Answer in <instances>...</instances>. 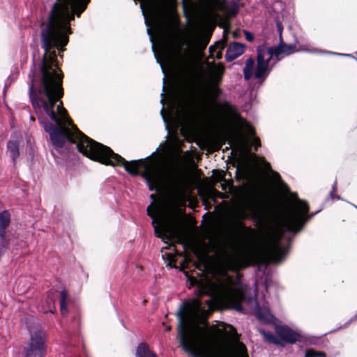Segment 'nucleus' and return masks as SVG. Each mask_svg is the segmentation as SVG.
<instances>
[{"label": "nucleus", "instance_id": "nucleus-3", "mask_svg": "<svg viewBox=\"0 0 357 357\" xmlns=\"http://www.w3.org/2000/svg\"><path fill=\"white\" fill-rule=\"evenodd\" d=\"M296 51L294 44H287L280 38L278 45L266 47L264 44L257 48V66L252 57L245 62L243 76L246 81L255 77L261 83L266 80L273 67L284 57L294 54Z\"/></svg>", "mask_w": 357, "mask_h": 357}, {"label": "nucleus", "instance_id": "nucleus-27", "mask_svg": "<svg viewBox=\"0 0 357 357\" xmlns=\"http://www.w3.org/2000/svg\"><path fill=\"white\" fill-rule=\"evenodd\" d=\"M223 72L224 69L222 68H220V69H218V72L213 75V81L215 84L220 82Z\"/></svg>", "mask_w": 357, "mask_h": 357}, {"label": "nucleus", "instance_id": "nucleus-19", "mask_svg": "<svg viewBox=\"0 0 357 357\" xmlns=\"http://www.w3.org/2000/svg\"><path fill=\"white\" fill-rule=\"evenodd\" d=\"M306 52H310V53L325 54H328V55H336V56H344V57H354V56L350 54L337 53V52L326 51V50H306Z\"/></svg>", "mask_w": 357, "mask_h": 357}, {"label": "nucleus", "instance_id": "nucleus-30", "mask_svg": "<svg viewBox=\"0 0 357 357\" xmlns=\"http://www.w3.org/2000/svg\"><path fill=\"white\" fill-rule=\"evenodd\" d=\"M252 143V145L255 146V150H257L258 147L261 146L260 140L257 137H253Z\"/></svg>", "mask_w": 357, "mask_h": 357}, {"label": "nucleus", "instance_id": "nucleus-31", "mask_svg": "<svg viewBox=\"0 0 357 357\" xmlns=\"http://www.w3.org/2000/svg\"><path fill=\"white\" fill-rule=\"evenodd\" d=\"M234 308L238 311V312H241L242 314H245V308L240 304H236L234 306Z\"/></svg>", "mask_w": 357, "mask_h": 357}, {"label": "nucleus", "instance_id": "nucleus-29", "mask_svg": "<svg viewBox=\"0 0 357 357\" xmlns=\"http://www.w3.org/2000/svg\"><path fill=\"white\" fill-rule=\"evenodd\" d=\"M243 32L245 34V39L248 42H252L254 40L255 37L252 33H250V31H248L247 30H244Z\"/></svg>", "mask_w": 357, "mask_h": 357}, {"label": "nucleus", "instance_id": "nucleus-20", "mask_svg": "<svg viewBox=\"0 0 357 357\" xmlns=\"http://www.w3.org/2000/svg\"><path fill=\"white\" fill-rule=\"evenodd\" d=\"M226 45V43L225 40H219L215 43L213 46H210L208 50L211 54H213L215 50L222 51Z\"/></svg>", "mask_w": 357, "mask_h": 357}, {"label": "nucleus", "instance_id": "nucleus-49", "mask_svg": "<svg viewBox=\"0 0 357 357\" xmlns=\"http://www.w3.org/2000/svg\"><path fill=\"white\" fill-rule=\"evenodd\" d=\"M170 330V328H167V331H169Z\"/></svg>", "mask_w": 357, "mask_h": 357}, {"label": "nucleus", "instance_id": "nucleus-4", "mask_svg": "<svg viewBox=\"0 0 357 357\" xmlns=\"http://www.w3.org/2000/svg\"><path fill=\"white\" fill-rule=\"evenodd\" d=\"M79 146V153L87 158L106 165L123 166L125 170L132 176L139 175V166L144 164V160L149 159L159 150L158 147L144 159L131 160L130 163H129L120 155L114 153L109 147L96 141H94V142H91V143L89 141L85 142V146L88 147L87 149H83L82 145Z\"/></svg>", "mask_w": 357, "mask_h": 357}, {"label": "nucleus", "instance_id": "nucleus-1", "mask_svg": "<svg viewBox=\"0 0 357 357\" xmlns=\"http://www.w3.org/2000/svg\"><path fill=\"white\" fill-rule=\"evenodd\" d=\"M296 202L285 212L274 211L266 217L259 214V202L255 193H248L243 199V208L238 213L241 220L252 219L264 232L261 253L266 264H280L286 258L289 248L282 246L280 240L287 232L298 233L304 225L319 211L308 215L307 202L292 195Z\"/></svg>", "mask_w": 357, "mask_h": 357}, {"label": "nucleus", "instance_id": "nucleus-12", "mask_svg": "<svg viewBox=\"0 0 357 357\" xmlns=\"http://www.w3.org/2000/svg\"><path fill=\"white\" fill-rule=\"evenodd\" d=\"M260 334L263 336L264 340L269 343L273 344L274 345H280L284 346V343L280 340L276 335H275L273 333L266 331L263 328H259L258 329Z\"/></svg>", "mask_w": 357, "mask_h": 357}, {"label": "nucleus", "instance_id": "nucleus-43", "mask_svg": "<svg viewBox=\"0 0 357 357\" xmlns=\"http://www.w3.org/2000/svg\"><path fill=\"white\" fill-rule=\"evenodd\" d=\"M334 199H341V197H340V196H339V195H335Z\"/></svg>", "mask_w": 357, "mask_h": 357}, {"label": "nucleus", "instance_id": "nucleus-42", "mask_svg": "<svg viewBox=\"0 0 357 357\" xmlns=\"http://www.w3.org/2000/svg\"><path fill=\"white\" fill-rule=\"evenodd\" d=\"M29 119H30V121H35V119H34V117L33 116H30Z\"/></svg>", "mask_w": 357, "mask_h": 357}, {"label": "nucleus", "instance_id": "nucleus-47", "mask_svg": "<svg viewBox=\"0 0 357 357\" xmlns=\"http://www.w3.org/2000/svg\"><path fill=\"white\" fill-rule=\"evenodd\" d=\"M150 197H151V199H153V195H151Z\"/></svg>", "mask_w": 357, "mask_h": 357}, {"label": "nucleus", "instance_id": "nucleus-14", "mask_svg": "<svg viewBox=\"0 0 357 357\" xmlns=\"http://www.w3.org/2000/svg\"><path fill=\"white\" fill-rule=\"evenodd\" d=\"M136 357H157V356L150 350L149 346L145 343H140L135 353Z\"/></svg>", "mask_w": 357, "mask_h": 357}, {"label": "nucleus", "instance_id": "nucleus-15", "mask_svg": "<svg viewBox=\"0 0 357 357\" xmlns=\"http://www.w3.org/2000/svg\"><path fill=\"white\" fill-rule=\"evenodd\" d=\"M151 204L147 207V214L152 218V225L154 228V232L157 237H161L162 234L168 231V228L166 226H162L161 229L159 228L158 225H155V220L153 213L151 211Z\"/></svg>", "mask_w": 357, "mask_h": 357}, {"label": "nucleus", "instance_id": "nucleus-44", "mask_svg": "<svg viewBox=\"0 0 357 357\" xmlns=\"http://www.w3.org/2000/svg\"><path fill=\"white\" fill-rule=\"evenodd\" d=\"M7 87H8V86H7V84L6 83V84H5V87L3 88V91H5L6 90V88H7Z\"/></svg>", "mask_w": 357, "mask_h": 357}, {"label": "nucleus", "instance_id": "nucleus-18", "mask_svg": "<svg viewBox=\"0 0 357 357\" xmlns=\"http://www.w3.org/2000/svg\"><path fill=\"white\" fill-rule=\"evenodd\" d=\"M146 32H147V34L149 36V38H150V40L151 42L152 43V50L153 52H154V56L155 58V60H156V62L160 65V68H161V70L162 72V73L164 75H166V71H165V69L164 68V66H163V63L162 62L160 61V59L158 57V56L156 55V53H155V45H154V43H153V36H152V33H151V29H146Z\"/></svg>", "mask_w": 357, "mask_h": 357}, {"label": "nucleus", "instance_id": "nucleus-8", "mask_svg": "<svg viewBox=\"0 0 357 357\" xmlns=\"http://www.w3.org/2000/svg\"><path fill=\"white\" fill-rule=\"evenodd\" d=\"M10 223V213L8 210L0 211V255H1L7 246L8 241L6 239V229Z\"/></svg>", "mask_w": 357, "mask_h": 357}, {"label": "nucleus", "instance_id": "nucleus-40", "mask_svg": "<svg viewBox=\"0 0 357 357\" xmlns=\"http://www.w3.org/2000/svg\"><path fill=\"white\" fill-rule=\"evenodd\" d=\"M252 301H255V303H257V300L256 299H254V298H250L249 299V302L251 303Z\"/></svg>", "mask_w": 357, "mask_h": 357}, {"label": "nucleus", "instance_id": "nucleus-35", "mask_svg": "<svg viewBox=\"0 0 357 357\" xmlns=\"http://www.w3.org/2000/svg\"><path fill=\"white\" fill-rule=\"evenodd\" d=\"M238 146L241 149H243L245 146V141L243 138L241 139V142H239V144H237Z\"/></svg>", "mask_w": 357, "mask_h": 357}, {"label": "nucleus", "instance_id": "nucleus-21", "mask_svg": "<svg viewBox=\"0 0 357 357\" xmlns=\"http://www.w3.org/2000/svg\"><path fill=\"white\" fill-rule=\"evenodd\" d=\"M305 357H326L323 351H316L313 349H307L305 354Z\"/></svg>", "mask_w": 357, "mask_h": 357}, {"label": "nucleus", "instance_id": "nucleus-39", "mask_svg": "<svg viewBox=\"0 0 357 357\" xmlns=\"http://www.w3.org/2000/svg\"><path fill=\"white\" fill-rule=\"evenodd\" d=\"M165 78L164 77V78H163V86H162V90H163V91H165Z\"/></svg>", "mask_w": 357, "mask_h": 357}, {"label": "nucleus", "instance_id": "nucleus-50", "mask_svg": "<svg viewBox=\"0 0 357 357\" xmlns=\"http://www.w3.org/2000/svg\"><path fill=\"white\" fill-rule=\"evenodd\" d=\"M354 206L357 209V206L354 205Z\"/></svg>", "mask_w": 357, "mask_h": 357}, {"label": "nucleus", "instance_id": "nucleus-6", "mask_svg": "<svg viewBox=\"0 0 357 357\" xmlns=\"http://www.w3.org/2000/svg\"><path fill=\"white\" fill-rule=\"evenodd\" d=\"M214 291L219 298L227 302L234 301L238 296L234 287L233 280L229 276L214 286Z\"/></svg>", "mask_w": 357, "mask_h": 357}, {"label": "nucleus", "instance_id": "nucleus-10", "mask_svg": "<svg viewBox=\"0 0 357 357\" xmlns=\"http://www.w3.org/2000/svg\"><path fill=\"white\" fill-rule=\"evenodd\" d=\"M255 315L261 322L265 324H271L275 319V317L271 313L269 310L266 308L262 309L259 307L257 304L255 310Z\"/></svg>", "mask_w": 357, "mask_h": 357}, {"label": "nucleus", "instance_id": "nucleus-34", "mask_svg": "<svg viewBox=\"0 0 357 357\" xmlns=\"http://www.w3.org/2000/svg\"><path fill=\"white\" fill-rule=\"evenodd\" d=\"M277 25H278V31L280 33V38H282V26L280 23H278Z\"/></svg>", "mask_w": 357, "mask_h": 357}, {"label": "nucleus", "instance_id": "nucleus-13", "mask_svg": "<svg viewBox=\"0 0 357 357\" xmlns=\"http://www.w3.org/2000/svg\"><path fill=\"white\" fill-rule=\"evenodd\" d=\"M142 177L144 178L149 190L153 191L155 189V185L158 181L157 175L151 172H144L141 174Z\"/></svg>", "mask_w": 357, "mask_h": 357}, {"label": "nucleus", "instance_id": "nucleus-24", "mask_svg": "<svg viewBox=\"0 0 357 357\" xmlns=\"http://www.w3.org/2000/svg\"><path fill=\"white\" fill-rule=\"evenodd\" d=\"M211 93L213 101L215 102L216 99L221 95L222 90L216 85H213L211 88Z\"/></svg>", "mask_w": 357, "mask_h": 357}, {"label": "nucleus", "instance_id": "nucleus-2", "mask_svg": "<svg viewBox=\"0 0 357 357\" xmlns=\"http://www.w3.org/2000/svg\"><path fill=\"white\" fill-rule=\"evenodd\" d=\"M206 305L207 309L197 298L180 305L176 312L180 345L192 357H230L228 350L213 347L209 343L211 333L206 319L211 312V301H206Z\"/></svg>", "mask_w": 357, "mask_h": 357}, {"label": "nucleus", "instance_id": "nucleus-38", "mask_svg": "<svg viewBox=\"0 0 357 357\" xmlns=\"http://www.w3.org/2000/svg\"><path fill=\"white\" fill-rule=\"evenodd\" d=\"M333 193H334V192H333V191H331V192H330L328 197H329L331 199H334V197H335V195H334Z\"/></svg>", "mask_w": 357, "mask_h": 357}, {"label": "nucleus", "instance_id": "nucleus-46", "mask_svg": "<svg viewBox=\"0 0 357 357\" xmlns=\"http://www.w3.org/2000/svg\"><path fill=\"white\" fill-rule=\"evenodd\" d=\"M245 229H246V230H248V231H251V229H249V228H245Z\"/></svg>", "mask_w": 357, "mask_h": 357}, {"label": "nucleus", "instance_id": "nucleus-45", "mask_svg": "<svg viewBox=\"0 0 357 357\" xmlns=\"http://www.w3.org/2000/svg\"><path fill=\"white\" fill-rule=\"evenodd\" d=\"M163 101H164V99H163V98H162L160 100V102H161L162 103H163Z\"/></svg>", "mask_w": 357, "mask_h": 357}, {"label": "nucleus", "instance_id": "nucleus-16", "mask_svg": "<svg viewBox=\"0 0 357 357\" xmlns=\"http://www.w3.org/2000/svg\"><path fill=\"white\" fill-rule=\"evenodd\" d=\"M241 0H231L225 7L226 12L232 16H235L239 10Z\"/></svg>", "mask_w": 357, "mask_h": 357}, {"label": "nucleus", "instance_id": "nucleus-23", "mask_svg": "<svg viewBox=\"0 0 357 357\" xmlns=\"http://www.w3.org/2000/svg\"><path fill=\"white\" fill-rule=\"evenodd\" d=\"M259 163L263 167L264 170L268 173H271L273 170L271 168V164L267 162L264 158L259 159Z\"/></svg>", "mask_w": 357, "mask_h": 357}, {"label": "nucleus", "instance_id": "nucleus-26", "mask_svg": "<svg viewBox=\"0 0 357 357\" xmlns=\"http://www.w3.org/2000/svg\"><path fill=\"white\" fill-rule=\"evenodd\" d=\"M244 128H245V130L246 133L248 135L252 136V135H255V131L254 128L250 123H248V122L245 123Z\"/></svg>", "mask_w": 357, "mask_h": 357}, {"label": "nucleus", "instance_id": "nucleus-33", "mask_svg": "<svg viewBox=\"0 0 357 357\" xmlns=\"http://www.w3.org/2000/svg\"><path fill=\"white\" fill-rule=\"evenodd\" d=\"M357 319V313L351 317L345 324L344 326H347L349 324H350L352 321H356Z\"/></svg>", "mask_w": 357, "mask_h": 357}, {"label": "nucleus", "instance_id": "nucleus-9", "mask_svg": "<svg viewBox=\"0 0 357 357\" xmlns=\"http://www.w3.org/2000/svg\"><path fill=\"white\" fill-rule=\"evenodd\" d=\"M245 45L238 42L231 43L226 51L225 60L231 62L245 52Z\"/></svg>", "mask_w": 357, "mask_h": 357}, {"label": "nucleus", "instance_id": "nucleus-22", "mask_svg": "<svg viewBox=\"0 0 357 357\" xmlns=\"http://www.w3.org/2000/svg\"><path fill=\"white\" fill-rule=\"evenodd\" d=\"M271 174H272L273 179L275 181V183H277L278 185H280L281 186H287V185L282 181L279 173L273 171L271 172Z\"/></svg>", "mask_w": 357, "mask_h": 357}, {"label": "nucleus", "instance_id": "nucleus-36", "mask_svg": "<svg viewBox=\"0 0 357 357\" xmlns=\"http://www.w3.org/2000/svg\"><path fill=\"white\" fill-rule=\"evenodd\" d=\"M337 190V181L335 180L333 185L332 186V189L331 191L335 192Z\"/></svg>", "mask_w": 357, "mask_h": 357}, {"label": "nucleus", "instance_id": "nucleus-5", "mask_svg": "<svg viewBox=\"0 0 357 357\" xmlns=\"http://www.w3.org/2000/svg\"><path fill=\"white\" fill-rule=\"evenodd\" d=\"M29 340L23 348L22 357H45L47 353V338L40 325L28 328Z\"/></svg>", "mask_w": 357, "mask_h": 357}, {"label": "nucleus", "instance_id": "nucleus-28", "mask_svg": "<svg viewBox=\"0 0 357 357\" xmlns=\"http://www.w3.org/2000/svg\"><path fill=\"white\" fill-rule=\"evenodd\" d=\"M217 107L220 109H231V105L227 100H225V101L222 102L221 103L217 105Z\"/></svg>", "mask_w": 357, "mask_h": 357}, {"label": "nucleus", "instance_id": "nucleus-37", "mask_svg": "<svg viewBox=\"0 0 357 357\" xmlns=\"http://www.w3.org/2000/svg\"><path fill=\"white\" fill-rule=\"evenodd\" d=\"M215 56L217 59H220L222 57V51L217 50Z\"/></svg>", "mask_w": 357, "mask_h": 357}, {"label": "nucleus", "instance_id": "nucleus-41", "mask_svg": "<svg viewBox=\"0 0 357 357\" xmlns=\"http://www.w3.org/2000/svg\"><path fill=\"white\" fill-rule=\"evenodd\" d=\"M51 312V313H53V312H54L53 310H52L51 308H50L48 310H45V312Z\"/></svg>", "mask_w": 357, "mask_h": 357}, {"label": "nucleus", "instance_id": "nucleus-25", "mask_svg": "<svg viewBox=\"0 0 357 357\" xmlns=\"http://www.w3.org/2000/svg\"><path fill=\"white\" fill-rule=\"evenodd\" d=\"M176 195L178 199L181 200L185 197V192L179 185L176 187Z\"/></svg>", "mask_w": 357, "mask_h": 357}, {"label": "nucleus", "instance_id": "nucleus-48", "mask_svg": "<svg viewBox=\"0 0 357 357\" xmlns=\"http://www.w3.org/2000/svg\"><path fill=\"white\" fill-rule=\"evenodd\" d=\"M49 302H50V303L51 304V303H52V299H50Z\"/></svg>", "mask_w": 357, "mask_h": 357}, {"label": "nucleus", "instance_id": "nucleus-17", "mask_svg": "<svg viewBox=\"0 0 357 357\" xmlns=\"http://www.w3.org/2000/svg\"><path fill=\"white\" fill-rule=\"evenodd\" d=\"M67 298H68V294L65 289H63L61 291L60 298H59L60 310H61V313L63 315L66 314L68 312L67 302H66Z\"/></svg>", "mask_w": 357, "mask_h": 357}, {"label": "nucleus", "instance_id": "nucleus-7", "mask_svg": "<svg viewBox=\"0 0 357 357\" xmlns=\"http://www.w3.org/2000/svg\"><path fill=\"white\" fill-rule=\"evenodd\" d=\"M275 331L282 340V342L285 343L295 344L302 339L301 331L293 330L286 325H276Z\"/></svg>", "mask_w": 357, "mask_h": 357}, {"label": "nucleus", "instance_id": "nucleus-11", "mask_svg": "<svg viewBox=\"0 0 357 357\" xmlns=\"http://www.w3.org/2000/svg\"><path fill=\"white\" fill-rule=\"evenodd\" d=\"M6 153L15 164L20 155L19 144L17 140H9L7 143Z\"/></svg>", "mask_w": 357, "mask_h": 357}, {"label": "nucleus", "instance_id": "nucleus-32", "mask_svg": "<svg viewBox=\"0 0 357 357\" xmlns=\"http://www.w3.org/2000/svg\"><path fill=\"white\" fill-rule=\"evenodd\" d=\"M160 114H161V116H162V119L163 120V122L166 124V129L168 131V133H169V126L167 123V118L165 117V114H164V109L163 107L160 110Z\"/></svg>", "mask_w": 357, "mask_h": 357}]
</instances>
